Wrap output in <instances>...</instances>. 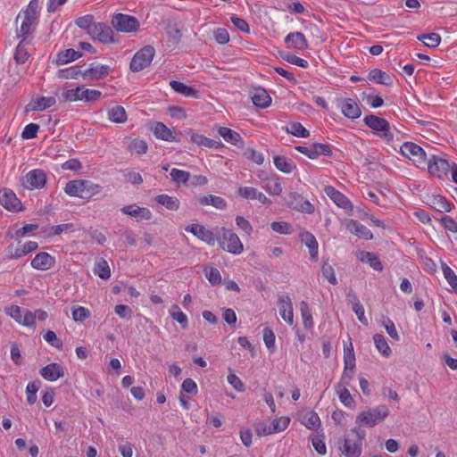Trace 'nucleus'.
<instances>
[{"label":"nucleus","instance_id":"f257e3e1","mask_svg":"<svg viewBox=\"0 0 457 457\" xmlns=\"http://www.w3.org/2000/svg\"><path fill=\"white\" fill-rule=\"evenodd\" d=\"M100 186L88 180L77 179L69 181L65 187V193L70 196L89 198L99 192Z\"/></svg>","mask_w":457,"mask_h":457},{"label":"nucleus","instance_id":"f03ea898","mask_svg":"<svg viewBox=\"0 0 457 457\" xmlns=\"http://www.w3.org/2000/svg\"><path fill=\"white\" fill-rule=\"evenodd\" d=\"M388 415V407L385 404H381L359 413L356 417L355 422L360 425L373 428L377 424L382 422Z\"/></svg>","mask_w":457,"mask_h":457},{"label":"nucleus","instance_id":"7ed1b4c3","mask_svg":"<svg viewBox=\"0 0 457 457\" xmlns=\"http://www.w3.org/2000/svg\"><path fill=\"white\" fill-rule=\"evenodd\" d=\"M217 235L220 237V245L233 254H239L243 252L244 246L238 236L231 229L217 228Z\"/></svg>","mask_w":457,"mask_h":457},{"label":"nucleus","instance_id":"20e7f679","mask_svg":"<svg viewBox=\"0 0 457 457\" xmlns=\"http://www.w3.org/2000/svg\"><path fill=\"white\" fill-rule=\"evenodd\" d=\"M364 124L374 131L381 132L379 136L385 141L390 142L393 140L394 135L390 130V123L386 119L369 114L364 118Z\"/></svg>","mask_w":457,"mask_h":457},{"label":"nucleus","instance_id":"39448f33","mask_svg":"<svg viewBox=\"0 0 457 457\" xmlns=\"http://www.w3.org/2000/svg\"><path fill=\"white\" fill-rule=\"evenodd\" d=\"M155 50L152 46H145L137 51L129 64V68L133 72H138L148 67L154 56Z\"/></svg>","mask_w":457,"mask_h":457},{"label":"nucleus","instance_id":"423d86ee","mask_svg":"<svg viewBox=\"0 0 457 457\" xmlns=\"http://www.w3.org/2000/svg\"><path fill=\"white\" fill-rule=\"evenodd\" d=\"M112 24L117 31L125 33L136 32L140 26L136 17L124 13H116L112 17Z\"/></svg>","mask_w":457,"mask_h":457},{"label":"nucleus","instance_id":"0eeeda50","mask_svg":"<svg viewBox=\"0 0 457 457\" xmlns=\"http://www.w3.org/2000/svg\"><path fill=\"white\" fill-rule=\"evenodd\" d=\"M287 205L289 208L301 212L311 214L314 212V206L302 195L296 192H290L285 197Z\"/></svg>","mask_w":457,"mask_h":457},{"label":"nucleus","instance_id":"6e6552de","mask_svg":"<svg viewBox=\"0 0 457 457\" xmlns=\"http://www.w3.org/2000/svg\"><path fill=\"white\" fill-rule=\"evenodd\" d=\"M451 167L452 164H450L447 160L440 158L434 154L431 155L428 162V172L431 175L437 177L439 179L446 177Z\"/></svg>","mask_w":457,"mask_h":457},{"label":"nucleus","instance_id":"1a4fd4ad","mask_svg":"<svg viewBox=\"0 0 457 457\" xmlns=\"http://www.w3.org/2000/svg\"><path fill=\"white\" fill-rule=\"evenodd\" d=\"M46 183V174L43 170L29 171L22 179V185L28 189L42 188Z\"/></svg>","mask_w":457,"mask_h":457},{"label":"nucleus","instance_id":"9d476101","mask_svg":"<svg viewBox=\"0 0 457 457\" xmlns=\"http://www.w3.org/2000/svg\"><path fill=\"white\" fill-rule=\"evenodd\" d=\"M401 154L414 162L421 163L426 160V153L421 146L413 142H404L401 148Z\"/></svg>","mask_w":457,"mask_h":457},{"label":"nucleus","instance_id":"9b49d317","mask_svg":"<svg viewBox=\"0 0 457 457\" xmlns=\"http://www.w3.org/2000/svg\"><path fill=\"white\" fill-rule=\"evenodd\" d=\"M89 36L94 40H98L103 44L113 43V31L110 26L104 22L96 23L89 32Z\"/></svg>","mask_w":457,"mask_h":457},{"label":"nucleus","instance_id":"f8f14e48","mask_svg":"<svg viewBox=\"0 0 457 457\" xmlns=\"http://www.w3.org/2000/svg\"><path fill=\"white\" fill-rule=\"evenodd\" d=\"M185 229L209 245H213L215 237L219 236L217 235V228L215 229L216 232H213L198 223L188 225Z\"/></svg>","mask_w":457,"mask_h":457},{"label":"nucleus","instance_id":"ddd939ff","mask_svg":"<svg viewBox=\"0 0 457 457\" xmlns=\"http://www.w3.org/2000/svg\"><path fill=\"white\" fill-rule=\"evenodd\" d=\"M338 107L342 113L348 119H357L361 115V110L358 103L352 98H344L337 101Z\"/></svg>","mask_w":457,"mask_h":457},{"label":"nucleus","instance_id":"4468645a","mask_svg":"<svg viewBox=\"0 0 457 457\" xmlns=\"http://www.w3.org/2000/svg\"><path fill=\"white\" fill-rule=\"evenodd\" d=\"M327 195L340 208L352 211L353 206L351 201L341 192L332 186H326L324 188Z\"/></svg>","mask_w":457,"mask_h":457},{"label":"nucleus","instance_id":"2eb2a0df","mask_svg":"<svg viewBox=\"0 0 457 457\" xmlns=\"http://www.w3.org/2000/svg\"><path fill=\"white\" fill-rule=\"evenodd\" d=\"M112 69L110 66L105 64L95 65V63H91L89 67L84 71L83 79L88 80H96L103 79L109 75Z\"/></svg>","mask_w":457,"mask_h":457},{"label":"nucleus","instance_id":"dca6fc26","mask_svg":"<svg viewBox=\"0 0 457 457\" xmlns=\"http://www.w3.org/2000/svg\"><path fill=\"white\" fill-rule=\"evenodd\" d=\"M339 449L346 457H360L362 451V444L350 437H345L343 446H340Z\"/></svg>","mask_w":457,"mask_h":457},{"label":"nucleus","instance_id":"f3484780","mask_svg":"<svg viewBox=\"0 0 457 457\" xmlns=\"http://www.w3.org/2000/svg\"><path fill=\"white\" fill-rule=\"evenodd\" d=\"M55 263V259L46 252L37 253L31 261V266L35 270H47Z\"/></svg>","mask_w":457,"mask_h":457},{"label":"nucleus","instance_id":"a211bd4d","mask_svg":"<svg viewBox=\"0 0 457 457\" xmlns=\"http://www.w3.org/2000/svg\"><path fill=\"white\" fill-rule=\"evenodd\" d=\"M0 204L8 211L17 212L21 203L12 190L4 189L0 195Z\"/></svg>","mask_w":457,"mask_h":457},{"label":"nucleus","instance_id":"6ab92c4d","mask_svg":"<svg viewBox=\"0 0 457 457\" xmlns=\"http://www.w3.org/2000/svg\"><path fill=\"white\" fill-rule=\"evenodd\" d=\"M253 104L260 108H266L271 103V97L263 87H255L250 91Z\"/></svg>","mask_w":457,"mask_h":457},{"label":"nucleus","instance_id":"aec40b11","mask_svg":"<svg viewBox=\"0 0 457 457\" xmlns=\"http://www.w3.org/2000/svg\"><path fill=\"white\" fill-rule=\"evenodd\" d=\"M279 315L289 325L294 323L293 304L289 296L278 298Z\"/></svg>","mask_w":457,"mask_h":457},{"label":"nucleus","instance_id":"412c9836","mask_svg":"<svg viewBox=\"0 0 457 457\" xmlns=\"http://www.w3.org/2000/svg\"><path fill=\"white\" fill-rule=\"evenodd\" d=\"M123 214L138 218L141 220H149L152 219V212L145 207H139L137 204H130L124 206L120 209Z\"/></svg>","mask_w":457,"mask_h":457},{"label":"nucleus","instance_id":"4be33fe9","mask_svg":"<svg viewBox=\"0 0 457 457\" xmlns=\"http://www.w3.org/2000/svg\"><path fill=\"white\" fill-rule=\"evenodd\" d=\"M39 372L48 381H55L64 376L63 369L58 363H50L43 367Z\"/></svg>","mask_w":457,"mask_h":457},{"label":"nucleus","instance_id":"5701e85b","mask_svg":"<svg viewBox=\"0 0 457 457\" xmlns=\"http://www.w3.org/2000/svg\"><path fill=\"white\" fill-rule=\"evenodd\" d=\"M346 228L352 234L359 237L360 238L369 240L372 239L373 237L371 231L358 220H350L346 225Z\"/></svg>","mask_w":457,"mask_h":457},{"label":"nucleus","instance_id":"b1692460","mask_svg":"<svg viewBox=\"0 0 457 457\" xmlns=\"http://www.w3.org/2000/svg\"><path fill=\"white\" fill-rule=\"evenodd\" d=\"M218 134L222 137L223 139L228 143H230L238 147L244 146V141L240 134L229 128L220 126L218 128Z\"/></svg>","mask_w":457,"mask_h":457},{"label":"nucleus","instance_id":"393cba45","mask_svg":"<svg viewBox=\"0 0 457 457\" xmlns=\"http://www.w3.org/2000/svg\"><path fill=\"white\" fill-rule=\"evenodd\" d=\"M347 386H349V382L346 381L345 383L339 382L336 386V392L338 395V397L341 401V403L348 407V408H354L355 406V401L353 400V396L351 395L349 390L347 389Z\"/></svg>","mask_w":457,"mask_h":457},{"label":"nucleus","instance_id":"a878e982","mask_svg":"<svg viewBox=\"0 0 457 457\" xmlns=\"http://www.w3.org/2000/svg\"><path fill=\"white\" fill-rule=\"evenodd\" d=\"M285 43L290 44L291 47L296 50H305L308 48V43L305 36L302 32H292L286 36Z\"/></svg>","mask_w":457,"mask_h":457},{"label":"nucleus","instance_id":"bb28decb","mask_svg":"<svg viewBox=\"0 0 457 457\" xmlns=\"http://www.w3.org/2000/svg\"><path fill=\"white\" fill-rule=\"evenodd\" d=\"M82 56V53L79 51H76L73 48H69L63 51H61L57 54L55 63L56 65H64L75 60H78Z\"/></svg>","mask_w":457,"mask_h":457},{"label":"nucleus","instance_id":"cd10ccee","mask_svg":"<svg viewBox=\"0 0 457 457\" xmlns=\"http://www.w3.org/2000/svg\"><path fill=\"white\" fill-rule=\"evenodd\" d=\"M197 201L201 205H212L219 210H224L227 207L225 199L212 195L199 196Z\"/></svg>","mask_w":457,"mask_h":457},{"label":"nucleus","instance_id":"c85d7f7f","mask_svg":"<svg viewBox=\"0 0 457 457\" xmlns=\"http://www.w3.org/2000/svg\"><path fill=\"white\" fill-rule=\"evenodd\" d=\"M428 204L437 212H448L452 210V204L442 195H436L429 198Z\"/></svg>","mask_w":457,"mask_h":457},{"label":"nucleus","instance_id":"c756f323","mask_svg":"<svg viewBox=\"0 0 457 457\" xmlns=\"http://www.w3.org/2000/svg\"><path fill=\"white\" fill-rule=\"evenodd\" d=\"M154 136L165 141H179L176 137H173L171 130L162 122H156L154 127Z\"/></svg>","mask_w":457,"mask_h":457},{"label":"nucleus","instance_id":"7c9ffc66","mask_svg":"<svg viewBox=\"0 0 457 457\" xmlns=\"http://www.w3.org/2000/svg\"><path fill=\"white\" fill-rule=\"evenodd\" d=\"M358 258L361 262L369 263V265L377 271H381L383 270L382 262L373 253L364 251L361 252Z\"/></svg>","mask_w":457,"mask_h":457},{"label":"nucleus","instance_id":"2f4dec72","mask_svg":"<svg viewBox=\"0 0 457 457\" xmlns=\"http://www.w3.org/2000/svg\"><path fill=\"white\" fill-rule=\"evenodd\" d=\"M368 79L378 84L385 86H392L393 80L391 77L379 69H373L369 72Z\"/></svg>","mask_w":457,"mask_h":457},{"label":"nucleus","instance_id":"473e14b6","mask_svg":"<svg viewBox=\"0 0 457 457\" xmlns=\"http://www.w3.org/2000/svg\"><path fill=\"white\" fill-rule=\"evenodd\" d=\"M273 162L278 170L287 174L291 173L296 168V166L290 160L283 155L275 156Z\"/></svg>","mask_w":457,"mask_h":457},{"label":"nucleus","instance_id":"72a5a7b5","mask_svg":"<svg viewBox=\"0 0 457 457\" xmlns=\"http://www.w3.org/2000/svg\"><path fill=\"white\" fill-rule=\"evenodd\" d=\"M108 118L114 123H124L128 119L125 108L120 105H115L109 109Z\"/></svg>","mask_w":457,"mask_h":457},{"label":"nucleus","instance_id":"f704fd0d","mask_svg":"<svg viewBox=\"0 0 457 457\" xmlns=\"http://www.w3.org/2000/svg\"><path fill=\"white\" fill-rule=\"evenodd\" d=\"M170 86L176 93L181 94L185 96H197V91L195 89L187 86L180 81L171 80L170 82Z\"/></svg>","mask_w":457,"mask_h":457},{"label":"nucleus","instance_id":"c9c22d12","mask_svg":"<svg viewBox=\"0 0 457 457\" xmlns=\"http://www.w3.org/2000/svg\"><path fill=\"white\" fill-rule=\"evenodd\" d=\"M37 247L38 244L36 241H29L25 243L21 247L16 248L14 252H11L10 257L13 259L21 258L30 252L35 251L37 249Z\"/></svg>","mask_w":457,"mask_h":457},{"label":"nucleus","instance_id":"e433bc0d","mask_svg":"<svg viewBox=\"0 0 457 457\" xmlns=\"http://www.w3.org/2000/svg\"><path fill=\"white\" fill-rule=\"evenodd\" d=\"M83 71L79 69V66H71L65 69H61L57 72V77L62 79H79V77L83 78Z\"/></svg>","mask_w":457,"mask_h":457},{"label":"nucleus","instance_id":"4c0bfd02","mask_svg":"<svg viewBox=\"0 0 457 457\" xmlns=\"http://www.w3.org/2000/svg\"><path fill=\"white\" fill-rule=\"evenodd\" d=\"M286 132L297 137H308L310 136L307 130L300 122H291L285 129Z\"/></svg>","mask_w":457,"mask_h":457},{"label":"nucleus","instance_id":"58836bf2","mask_svg":"<svg viewBox=\"0 0 457 457\" xmlns=\"http://www.w3.org/2000/svg\"><path fill=\"white\" fill-rule=\"evenodd\" d=\"M159 204L165 206L168 210L177 211L179 208V201L176 197L168 195H159L155 198Z\"/></svg>","mask_w":457,"mask_h":457},{"label":"nucleus","instance_id":"ea45409f","mask_svg":"<svg viewBox=\"0 0 457 457\" xmlns=\"http://www.w3.org/2000/svg\"><path fill=\"white\" fill-rule=\"evenodd\" d=\"M94 272L99 278L108 279L111 277V270L106 260L100 258L95 264Z\"/></svg>","mask_w":457,"mask_h":457},{"label":"nucleus","instance_id":"a19ab883","mask_svg":"<svg viewBox=\"0 0 457 457\" xmlns=\"http://www.w3.org/2000/svg\"><path fill=\"white\" fill-rule=\"evenodd\" d=\"M56 103V99L54 96H41L37 97L33 103V110L35 111H44Z\"/></svg>","mask_w":457,"mask_h":457},{"label":"nucleus","instance_id":"79ce46f5","mask_svg":"<svg viewBox=\"0 0 457 457\" xmlns=\"http://www.w3.org/2000/svg\"><path fill=\"white\" fill-rule=\"evenodd\" d=\"M36 21V19L24 16L20 33L18 34V37L21 38V41L27 40L28 36L31 33V27L35 24Z\"/></svg>","mask_w":457,"mask_h":457},{"label":"nucleus","instance_id":"37998d69","mask_svg":"<svg viewBox=\"0 0 457 457\" xmlns=\"http://www.w3.org/2000/svg\"><path fill=\"white\" fill-rule=\"evenodd\" d=\"M41 382L37 380L31 381L28 384L26 388L27 393V402L29 404L32 405L37 401V392L40 388Z\"/></svg>","mask_w":457,"mask_h":457},{"label":"nucleus","instance_id":"c03bdc74","mask_svg":"<svg viewBox=\"0 0 457 457\" xmlns=\"http://www.w3.org/2000/svg\"><path fill=\"white\" fill-rule=\"evenodd\" d=\"M264 188L271 195H279L282 192L279 178L267 179Z\"/></svg>","mask_w":457,"mask_h":457},{"label":"nucleus","instance_id":"a18cd8bd","mask_svg":"<svg viewBox=\"0 0 457 457\" xmlns=\"http://www.w3.org/2000/svg\"><path fill=\"white\" fill-rule=\"evenodd\" d=\"M170 316L178 321L181 327L185 329L187 328L188 320L187 315L180 311L179 307L175 304L172 305L171 308L169 311Z\"/></svg>","mask_w":457,"mask_h":457},{"label":"nucleus","instance_id":"49530a36","mask_svg":"<svg viewBox=\"0 0 457 457\" xmlns=\"http://www.w3.org/2000/svg\"><path fill=\"white\" fill-rule=\"evenodd\" d=\"M373 340L378 352L381 353L384 356H389L391 353V349L384 336L380 334H375Z\"/></svg>","mask_w":457,"mask_h":457},{"label":"nucleus","instance_id":"de8ad7c7","mask_svg":"<svg viewBox=\"0 0 457 457\" xmlns=\"http://www.w3.org/2000/svg\"><path fill=\"white\" fill-rule=\"evenodd\" d=\"M75 24L79 28L85 29L89 35V32L92 31V29L96 23H94V16L91 14H87L77 18L75 20Z\"/></svg>","mask_w":457,"mask_h":457},{"label":"nucleus","instance_id":"09e8293b","mask_svg":"<svg viewBox=\"0 0 457 457\" xmlns=\"http://www.w3.org/2000/svg\"><path fill=\"white\" fill-rule=\"evenodd\" d=\"M204 271L206 278L208 279V281L212 286H216V285L220 284V282H221V276H220V271H219V270L217 268L211 267V266L210 267L209 266H205L204 268Z\"/></svg>","mask_w":457,"mask_h":457},{"label":"nucleus","instance_id":"8fccbe9b","mask_svg":"<svg viewBox=\"0 0 457 457\" xmlns=\"http://www.w3.org/2000/svg\"><path fill=\"white\" fill-rule=\"evenodd\" d=\"M303 240L309 248L311 258L315 259L318 255V242L315 237L312 233L306 232L303 235Z\"/></svg>","mask_w":457,"mask_h":457},{"label":"nucleus","instance_id":"3c124183","mask_svg":"<svg viewBox=\"0 0 457 457\" xmlns=\"http://www.w3.org/2000/svg\"><path fill=\"white\" fill-rule=\"evenodd\" d=\"M300 311L305 328H311L313 326L312 315L310 312L309 305L305 301L300 303Z\"/></svg>","mask_w":457,"mask_h":457},{"label":"nucleus","instance_id":"603ef678","mask_svg":"<svg viewBox=\"0 0 457 457\" xmlns=\"http://www.w3.org/2000/svg\"><path fill=\"white\" fill-rule=\"evenodd\" d=\"M344 363L346 370H353L355 368V355L352 343L344 349Z\"/></svg>","mask_w":457,"mask_h":457},{"label":"nucleus","instance_id":"864d4df0","mask_svg":"<svg viewBox=\"0 0 457 457\" xmlns=\"http://www.w3.org/2000/svg\"><path fill=\"white\" fill-rule=\"evenodd\" d=\"M324 440L325 436L323 434L314 435L311 437L313 448L320 455H325L327 453V447Z\"/></svg>","mask_w":457,"mask_h":457},{"label":"nucleus","instance_id":"5fc2aeb1","mask_svg":"<svg viewBox=\"0 0 457 457\" xmlns=\"http://www.w3.org/2000/svg\"><path fill=\"white\" fill-rule=\"evenodd\" d=\"M83 87H77L73 89H63L62 97L64 101L75 102L81 100V91Z\"/></svg>","mask_w":457,"mask_h":457},{"label":"nucleus","instance_id":"6e6d98bb","mask_svg":"<svg viewBox=\"0 0 457 457\" xmlns=\"http://www.w3.org/2000/svg\"><path fill=\"white\" fill-rule=\"evenodd\" d=\"M321 273L323 278H326L331 285L337 284L334 268L328 263V261L323 262Z\"/></svg>","mask_w":457,"mask_h":457},{"label":"nucleus","instance_id":"4d7b16f0","mask_svg":"<svg viewBox=\"0 0 457 457\" xmlns=\"http://www.w3.org/2000/svg\"><path fill=\"white\" fill-rule=\"evenodd\" d=\"M442 270L449 285L457 293V276L454 271L445 263L442 265Z\"/></svg>","mask_w":457,"mask_h":457},{"label":"nucleus","instance_id":"13d9d810","mask_svg":"<svg viewBox=\"0 0 457 457\" xmlns=\"http://www.w3.org/2000/svg\"><path fill=\"white\" fill-rule=\"evenodd\" d=\"M170 175L173 181L182 184H186L190 178V173L188 171L175 168L170 170Z\"/></svg>","mask_w":457,"mask_h":457},{"label":"nucleus","instance_id":"bf43d9fd","mask_svg":"<svg viewBox=\"0 0 457 457\" xmlns=\"http://www.w3.org/2000/svg\"><path fill=\"white\" fill-rule=\"evenodd\" d=\"M417 38L420 41L427 39L428 42H425V45L428 47H436L441 41V37L437 33L422 34L418 36Z\"/></svg>","mask_w":457,"mask_h":457},{"label":"nucleus","instance_id":"052dcab7","mask_svg":"<svg viewBox=\"0 0 457 457\" xmlns=\"http://www.w3.org/2000/svg\"><path fill=\"white\" fill-rule=\"evenodd\" d=\"M23 42L24 41H21V40L20 41L19 45L16 47V51L14 54V59H15L16 62L19 64L25 63L29 56L27 49L25 48V46L22 45Z\"/></svg>","mask_w":457,"mask_h":457},{"label":"nucleus","instance_id":"680f3d73","mask_svg":"<svg viewBox=\"0 0 457 457\" xmlns=\"http://www.w3.org/2000/svg\"><path fill=\"white\" fill-rule=\"evenodd\" d=\"M290 419L287 417H281L278 419H275L271 424L270 425L271 427V429L274 433L284 431L289 425Z\"/></svg>","mask_w":457,"mask_h":457},{"label":"nucleus","instance_id":"e2e57ef3","mask_svg":"<svg viewBox=\"0 0 457 457\" xmlns=\"http://www.w3.org/2000/svg\"><path fill=\"white\" fill-rule=\"evenodd\" d=\"M183 135L187 138H189L190 142L196 144L197 145L204 146V141L206 140V137L195 133L193 129H188L184 131Z\"/></svg>","mask_w":457,"mask_h":457},{"label":"nucleus","instance_id":"0e129e2a","mask_svg":"<svg viewBox=\"0 0 457 457\" xmlns=\"http://www.w3.org/2000/svg\"><path fill=\"white\" fill-rule=\"evenodd\" d=\"M320 423L319 415L314 411H311L305 417L304 425L309 429H316L320 426Z\"/></svg>","mask_w":457,"mask_h":457},{"label":"nucleus","instance_id":"69168bd1","mask_svg":"<svg viewBox=\"0 0 457 457\" xmlns=\"http://www.w3.org/2000/svg\"><path fill=\"white\" fill-rule=\"evenodd\" d=\"M38 130H39V126L37 124L29 123L24 128V129L21 133V137L23 139L35 138L37 137Z\"/></svg>","mask_w":457,"mask_h":457},{"label":"nucleus","instance_id":"338daca9","mask_svg":"<svg viewBox=\"0 0 457 457\" xmlns=\"http://www.w3.org/2000/svg\"><path fill=\"white\" fill-rule=\"evenodd\" d=\"M129 149L138 154H145L148 150V146L145 141L140 139H134L129 145Z\"/></svg>","mask_w":457,"mask_h":457},{"label":"nucleus","instance_id":"774afa93","mask_svg":"<svg viewBox=\"0 0 457 457\" xmlns=\"http://www.w3.org/2000/svg\"><path fill=\"white\" fill-rule=\"evenodd\" d=\"M244 155L253 161V162H255L256 164H262L263 162H264V157H263V154L260 152H257L252 148H247L245 153H244Z\"/></svg>","mask_w":457,"mask_h":457}]
</instances>
